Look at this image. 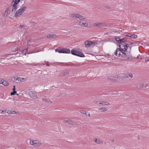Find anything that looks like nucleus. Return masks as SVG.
<instances>
[{
	"mask_svg": "<svg viewBox=\"0 0 149 149\" xmlns=\"http://www.w3.org/2000/svg\"><path fill=\"white\" fill-rule=\"evenodd\" d=\"M119 47H120V49L117 48L115 53V55L116 56L120 58H124L126 56V54L125 52L127 50L129 52L131 51L130 47L128 45H124L123 44L120 45Z\"/></svg>",
	"mask_w": 149,
	"mask_h": 149,
	"instance_id": "obj_1",
	"label": "nucleus"
},
{
	"mask_svg": "<svg viewBox=\"0 0 149 149\" xmlns=\"http://www.w3.org/2000/svg\"><path fill=\"white\" fill-rule=\"evenodd\" d=\"M26 8V6H24L18 9L16 12L14 17L17 18L19 17L24 12Z\"/></svg>",
	"mask_w": 149,
	"mask_h": 149,
	"instance_id": "obj_2",
	"label": "nucleus"
},
{
	"mask_svg": "<svg viewBox=\"0 0 149 149\" xmlns=\"http://www.w3.org/2000/svg\"><path fill=\"white\" fill-rule=\"evenodd\" d=\"M97 43L91 40H87L85 42V45L86 48H88L94 46Z\"/></svg>",
	"mask_w": 149,
	"mask_h": 149,
	"instance_id": "obj_3",
	"label": "nucleus"
},
{
	"mask_svg": "<svg viewBox=\"0 0 149 149\" xmlns=\"http://www.w3.org/2000/svg\"><path fill=\"white\" fill-rule=\"evenodd\" d=\"M94 102L95 103L97 104H101L103 105H109L110 104L107 102H104L103 101H101L100 100L98 101L97 100H95Z\"/></svg>",
	"mask_w": 149,
	"mask_h": 149,
	"instance_id": "obj_4",
	"label": "nucleus"
},
{
	"mask_svg": "<svg viewBox=\"0 0 149 149\" xmlns=\"http://www.w3.org/2000/svg\"><path fill=\"white\" fill-rule=\"evenodd\" d=\"M30 97L33 99H36L37 98L36 92V91H31L29 93Z\"/></svg>",
	"mask_w": 149,
	"mask_h": 149,
	"instance_id": "obj_5",
	"label": "nucleus"
},
{
	"mask_svg": "<svg viewBox=\"0 0 149 149\" xmlns=\"http://www.w3.org/2000/svg\"><path fill=\"white\" fill-rule=\"evenodd\" d=\"M79 14H78L70 13L69 15V16L72 17H75L76 19L78 18Z\"/></svg>",
	"mask_w": 149,
	"mask_h": 149,
	"instance_id": "obj_6",
	"label": "nucleus"
},
{
	"mask_svg": "<svg viewBox=\"0 0 149 149\" xmlns=\"http://www.w3.org/2000/svg\"><path fill=\"white\" fill-rule=\"evenodd\" d=\"M30 144L34 146H38L39 145L40 143L38 142H37L35 140L31 141H30Z\"/></svg>",
	"mask_w": 149,
	"mask_h": 149,
	"instance_id": "obj_7",
	"label": "nucleus"
},
{
	"mask_svg": "<svg viewBox=\"0 0 149 149\" xmlns=\"http://www.w3.org/2000/svg\"><path fill=\"white\" fill-rule=\"evenodd\" d=\"M123 76L124 77H129L132 78L133 77L132 74L130 73H127V74H123Z\"/></svg>",
	"mask_w": 149,
	"mask_h": 149,
	"instance_id": "obj_8",
	"label": "nucleus"
},
{
	"mask_svg": "<svg viewBox=\"0 0 149 149\" xmlns=\"http://www.w3.org/2000/svg\"><path fill=\"white\" fill-rule=\"evenodd\" d=\"M6 113L8 114H13L16 113V112L12 110H6Z\"/></svg>",
	"mask_w": 149,
	"mask_h": 149,
	"instance_id": "obj_9",
	"label": "nucleus"
},
{
	"mask_svg": "<svg viewBox=\"0 0 149 149\" xmlns=\"http://www.w3.org/2000/svg\"><path fill=\"white\" fill-rule=\"evenodd\" d=\"M63 53L69 54L70 52V50L69 49L64 48L63 49Z\"/></svg>",
	"mask_w": 149,
	"mask_h": 149,
	"instance_id": "obj_10",
	"label": "nucleus"
},
{
	"mask_svg": "<svg viewBox=\"0 0 149 149\" xmlns=\"http://www.w3.org/2000/svg\"><path fill=\"white\" fill-rule=\"evenodd\" d=\"M78 51H76L74 49H72L71 50V54L77 56V55L78 53Z\"/></svg>",
	"mask_w": 149,
	"mask_h": 149,
	"instance_id": "obj_11",
	"label": "nucleus"
},
{
	"mask_svg": "<svg viewBox=\"0 0 149 149\" xmlns=\"http://www.w3.org/2000/svg\"><path fill=\"white\" fill-rule=\"evenodd\" d=\"M128 45V46L130 47L131 50V47L132 46H135L134 42H131H131H130L129 44V43H127V44L125 43V45Z\"/></svg>",
	"mask_w": 149,
	"mask_h": 149,
	"instance_id": "obj_12",
	"label": "nucleus"
},
{
	"mask_svg": "<svg viewBox=\"0 0 149 149\" xmlns=\"http://www.w3.org/2000/svg\"><path fill=\"white\" fill-rule=\"evenodd\" d=\"M12 6V13L13 14L14 13L15 11L17 10V6Z\"/></svg>",
	"mask_w": 149,
	"mask_h": 149,
	"instance_id": "obj_13",
	"label": "nucleus"
},
{
	"mask_svg": "<svg viewBox=\"0 0 149 149\" xmlns=\"http://www.w3.org/2000/svg\"><path fill=\"white\" fill-rule=\"evenodd\" d=\"M77 56L81 57H85L84 55L82 52L80 51L78 52Z\"/></svg>",
	"mask_w": 149,
	"mask_h": 149,
	"instance_id": "obj_14",
	"label": "nucleus"
},
{
	"mask_svg": "<svg viewBox=\"0 0 149 149\" xmlns=\"http://www.w3.org/2000/svg\"><path fill=\"white\" fill-rule=\"evenodd\" d=\"M108 79L113 82H114L115 81L117 80L116 79V78L113 77H108Z\"/></svg>",
	"mask_w": 149,
	"mask_h": 149,
	"instance_id": "obj_15",
	"label": "nucleus"
},
{
	"mask_svg": "<svg viewBox=\"0 0 149 149\" xmlns=\"http://www.w3.org/2000/svg\"><path fill=\"white\" fill-rule=\"evenodd\" d=\"M18 77L17 76L13 77H11V80L13 82H16V81H17Z\"/></svg>",
	"mask_w": 149,
	"mask_h": 149,
	"instance_id": "obj_16",
	"label": "nucleus"
},
{
	"mask_svg": "<svg viewBox=\"0 0 149 149\" xmlns=\"http://www.w3.org/2000/svg\"><path fill=\"white\" fill-rule=\"evenodd\" d=\"M1 83L5 86H7L9 84L5 80H3Z\"/></svg>",
	"mask_w": 149,
	"mask_h": 149,
	"instance_id": "obj_17",
	"label": "nucleus"
},
{
	"mask_svg": "<svg viewBox=\"0 0 149 149\" xmlns=\"http://www.w3.org/2000/svg\"><path fill=\"white\" fill-rule=\"evenodd\" d=\"M100 24L99 27H102L106 26V24L104 23H100Z\"/></svg>",
	"mask_w": 149,
	"mask_h": 149,
	"instance_id": "obj_18",
	"label": "nucleus"
},
{
	"mask_svg": "<svg viewBox=\"0 0 149 149\" xmlns=\"http://www.w3.org/2000/svg\"><path fill=\"white\" fill-rule=\"evenodd\" d=\"M17 81L19 82H23L24 81L25 79L23 78L18 77Z\"/></svg>",
	"mask_w": 149,
	"mask_h": 149,
	"instance_id": "obj_19",
	"label": "nucleus"
},
{
	"mask_svg": "<svg viewBox=\"0 0 149 149\" xmlns=\"http://www.w3.org/2000/svg\"><path fill=\"white\" fill-rule=\"evenodd\" d=\"M47 37L49 38H55L56 37V36L55 35L49 34L47 36Z\"/></svg>",
	"mask_w": 149,
	"mask_h": 149,
	"instance_id": "obj_20",
	"label": "nucleus"
},
{
	"mask_svg": "<svg viewBox=\"0 0 149 149\" xmlns=\"http://www.w3.org/2000/svg\"><path fill=\"white\" fill-rule=\"evenodd\" d=\"M88 23H82L80 24V26L83 27L88 26Z\"/></svg>",
	"mask_w": 149,
	"mask_h": 149,
	"instance_id": "obj_21",
	"label": "nucleus"
},
{
	"mask_svg": "<svg viewBox=\"0 0 149 149\" xmlns=\"http://www.w3.org/2000/svg\"><path fill=\"white\" fill-rule=\"evenodd\" d=\"M79 19L80 20H84L85 19V18L84 17V16L79 15V16L78 17Z\"/></svg>",
	"mask_w": 149,
	"mask_h": 149,
	"instance_id": "obj_22",
	"label": "nucleus"
},
{
	"mask_svg": "<svg viewBox=\"0 0 149 149\" xmlns=\"http://www.w3.org/2000/svg\"><path fill=\"white\" fill-rule=\"evenodd\" d=\"M130 37L134 39L137 38V35L134 34H131Z\"/></svg>",
	"mask_w": 149,
	"mask_h": 149,
	"instance_id": "obj_23",
	"label": "nucleus"
},
{
	"mask_svg": "<svg viewBox=\"0 0 149 149\" xmlns=\"http://www.w3.org/2000/svg\"><path fill=\"white\" fill-rule=\"evenodd\" d=\"M55 51L56 52H58L59 53H63V49L61 50H59L58 49H56L55 50Z\"/></svg>",
	"mask_w": 149,
	"mask_h": 149,
	"instance_id": "obj_24",
	"label": "nucleus"
},
{
	"mask_svg": "<svg viewBox=\"0 0 149 149\" xmlns=\"http://www.w3.org/2000/svg\"><path fill=\"white\" fill-rule=\"evenodd\" d=\"M18 4V3H17L13 1L12 2V6H17Z\"/></svg>",
	"mask_w": 149,
	"mask_h": 149,
	"instance_id": "obj_25",
	"label": "nucleus"
},
{
	"mask_svg": "<svg viewBox=\"0 0 149 149\" xmlns=\"http://www.w3.org/2000/svg\"><path fill=\"white\" fill-rule=\"evenodd\" d=\"M120 40H120V42H119V44H121L125 42L126 40L125 38H123L122 39H120Z\"/></svg>",
	"mask_w": 149,
	"mask_h": 149,
	"instance_id": "obj_26",
	"label": "nucleus"
},
{
	"mask_svg": "<svg viewBox=\"0 0 149 149\" xmlns=\"http://www.w3.org/2000/svg\"><path fill=\"white\" fill-rule=\"evenodd\" d=\"M115 39L119 43L120 42V39L119 37H116L115 38Z\"/></svg>",
	"mask_w": 149,
	"mask_h": 149,
	"instance_id": "obj_27",
	"label": "nucleus"
},
{
	"mask_svg": "<svg viewBox=\"0 0 149 149\" xmlns=\"http://www.w3.org/2000/svg\"><path fill=\"white\" fill-rule=\"evenodd\" d=\"M27 50L28 48H27L26 49H24L22 51H21V52H22V54H25L26 52H27Z\"/></svg>",
	"mask_w": 149,
	"mask_h": 149,
	"instance_id": "obj_28",
	"label": "nucleus"
},
{
	"mask_svg": "<svg viewBox=\"0 0 149 149\" xmlns=\"http://www.w3.org/2000/svg\"><path fill=\"white\" fill-rule=\"evenodd\" d=\"M19 27L21 28H23V31H24V29H25V28L26 27V26H24V25H20V26H19Z\"/></svg>",
	"mask_w": 149,
	"mask_h": 149,
	"instance_id": "obj_29",
	"label": "nucleus"
},
{
	"mask_svg": "<svg viewBox=\"0 0 149 149\" xmlns=\"http://www.w3.org/2000/svg\"><path fill=\"white\" fill-rule=\"evenodd\" d=\"M100 23H94L93 24V25L94 26H95L99 27V25H100Z\"/></svg>",
	"mask_w": 149,
	"mask_h": 149,
	"instance_id": "obj_30",
	"label": "nucleus"
},
{
	"mask_svg": "<svg viewBox=\"0 0 149 149\" xmlns=\"http://www.w3.org/2000/svg\"><path fill=\"white\" fill-rule=\"evenodd\" d=\"M43 100L45 101H46L47 102H50V100L48 99H42Z\"/></svg>",
	"mask_w": 149,
	"mask_h": 149,
	"instance_id": "obj_31",
	"label": "nucleus"
},
{
	"mask_svg": "<svg viewBox=\"0 0 149 149\" xmlns=\"http://www.w3.org/2000/svg\"><path fill=\"white\" fill-rule=\"evenodd\" d=\"M100 110H101V111H106L107 110V109L106 108H102L100 109Z\"/></svg>",
	"mask_w": 149,
	"mask_h": 149,
	"instance_id": "obj_32",
	"label": "nucleus"
},
{
	"mask_svg": "<svg viewBox=\"0 0 149 149\" xmlns=\"http://www.w3.org/2000/svg\"><path fill=\"white\" fill-rule=\"evenodd\" d=\"M80 111V113H82L84 114H85L86 115V111L82 110V111Z\"/></svg>",
	"mask_w": 149,
	"mask_h": 149,
	"instance_id": "obj_33",
	"label": "nucleus"
},
{
	"mask_svg": "<svg viewBox=\"0 0 149 149\" xmlns=\"http://www.w3.org/2000/svg\"><path fill=\"white\" fill-rule=\"evenodd\" d=\"M66 65H70V66H72L73 65V64L71 62L68 63H67L66 64Z\"/></svg>",
	"mask_w": 149,
	"mask_h": 149,
	"instance_id": "obj_34",
	"label": "nucleus"
},
{
	"mask_svg": "<svg viewBox=\"0 0 149 149\" xmlns=\"http://www.w3.org/2000/svg\"><path fill=\"white\" fill-rule=\"evenodd\" d=\"M9 8H7V9H6V10L5 11V14H6L7 15L9 10Z\"/></svg>",
	"mask_w": 149,
	"mask_h": 149,
	"instance_id": "obj_35",
	"label": "nucleus"
},
{
	"mask_svg": "<svg viewBox=\"0 0 149 149\" xmlns=\"http://www.w3.org/2000/svg\"><path fill=\"white\" fill-rule=\"evenodd\" d=\"M95 141L96 143H100L101 142L99 139H95Z\"/></svg>",
	"mask_w": 149,
	"mask_h": 149,
	"instance_id": "obj_36",
	"label": "nucleus"
},
{
	"mask_svg": "<svg viewBox=\"0 0 149 149\" xmlns=\"http://www.w3.org/2000/svg\"><path fill=\"white\" fill-rule=\"evenodd\" d=\"M17 92L16 91H13V92L11 93V95H15L16 93Z\"/></svg>",
	"mask_w": 149,
	"mask_h": 149,
	"instance_id": "obj_37",
	"label": "nucleus"
},
{
	"mask_svg": "<svg viewBox=\"0 0 149 149\" xmlns=\"http://www.w3.org/2000/svg\"><path fill=\"white\" fill-rule=\"evenodd\" d=\"M134 43L135 46H137L139 45V42L138 41H137L136 42H134Z\"/></svg>",
	"mask_w": 149,
	"mask_h": 149,
	"instance_id": "obj_38",
	"label": "nucleus"
},
{
	"mask_svg": "<svg viewBox=\"0 0 149 149\" xmlns=\"http://www.w3.org/2000/svg\"><path fill=\"white\" fill-rule=\"evenodd\" d=\"M7 111L6 110L4 111V110H1V113H5Z\"/></svg>",
	"mask_w": 149,
	"mask_h": 149,
	"instance_id": "obj_39",
	"label": "nucleus"
},
{
	"mask_svg": "<svg viewBox=\"0 0 149 149\" xmlns=\"http://www.w3.org/2000/svg\"><path fill=\"white\" fill-rule=\"evenodd\" d=\"M145 61L146 62H148L149 61V57H146L145 58Z\"/></svg>",
	"mask_w": 149,
	"mask_h": 149,
	"instance_id": "obj_40",
	"label": "nucleus"
},
{
	"mask_svg": "<svg viewBox=\"0 0 149 149\" xmlns=\"http://www.w3.org/2000/svg\"><path fill=\"white\" fill-rule=\"evenodd\" d=\"M68 123L69 124H72L73 122L72 120H69V122H68Z\"/></svg>",
	"mask_w": 149,
	"mask_h": 149,
	"instance_id": "obj_41",
	"label": "nucleus"
},
{
	"mask_svg": "<svg viewBox=\"0 0 149 149\" xmlns=\"http://www.w3.org/2000/svg\"><path fill=\"white\" fill-rule=\"evenodd\" d=\"M46 62V63L47 65L48 66H50V65L49 64V62H46V61H45V63H43V64H45V63Z\"/></svg>",
	"mask_w": 149,
	"mask_h": 149,
	"instance_id": "obj_42",
	"label": "nucleus"
},
{
	"mask_svg": "<svg viewBox=\"0 0 149 149\" xmlns=\"http://www.w3.org/2000/svg\"><path fill=\"white\" fill-rule=\"evenodd\" d=\"M20 0H13V1L18 3L20 1Z\"/></svg>",
	"mask_w": 149,
	"mask_h": 149,
	"instance_id": "obj_43",
	"label": "nucleus"
},
{
	"mask_svg": "<svg viewBox=\"0 0 149 149\" xmlns=\"http://www.w3.org/2000/svg\"><path fill=\"white\" fill-rule=\"evenodd\" d=\"M30 41L29 40H28L27 41V45L28 46L29 45V43L30 42Z\"/></svg>",
	"mask_w": 149,
	"mask_h": 149,
	"instance_id": "obj_44",
	"label": "nucleus"
},
{
	"mask_svg": "<svg viewBox=\"0 0 149 149\" xmlns=\"http://www.w3.org/2000/svg\"><path fill=\"white\" fill-rule=\"evenodd\" d=\"M114 139H112L109 141V142H113L114 141Z\"/></svg>",
	"mask_w": 149,
	"mask_h": 149,
	"instance_id": "obj_45",
	"label": "nucleus"
},
{
	"mask_svg": "<svg viewBox=\"0 0 149 149\" xmlns=\"http://www.w3.org/2000/svg\"><path fill=\"white\" fill-rule=\"evenodd\" d=\"M69 121V120H65L64 121V122L65 123H68Z\"/></svg>",
	"mask_w": 149,
	"mask_h": 149,
	"instance_id": "obj_46",
	"label": "nucleus"
},
{
	"mask_svg": "<svg viewBox=\"0 0 149 149\" xmlns=\"http://www.w3.org/2000/svg\"><path fill=\"white\" fill-rule=\"evenodd\" d=\"M86 115L87 116L90 117V114H87V113L86 114Z\"/></svg>",
	"mask_w": 149,
	"mask_h": 149,
	"instance_id": "obj_47",
	"label": "nucleus"
},
{
	"mask_svg": "<svg viewBox=\"0 0 149 149\" xmlns=\"http://www.w3.org/2000/svg\"><path fill=\"white\" fill-rule=\"evenodd\" d=\"M14 88H13V91H15V86H13Z\"/></svg>",
	"mask_w": 149,
	"mask_h": 149,
	"instance_id": "obj_48",
	"label": "nucleus"
},
{
	"mask_svg": "<svg viewBox=\"0 0 149 149\" xmlns=\"http://www.w3.org/2000/svg\"><path fill=\"white\" fill-rule=\"evenodd\" d=\"M81 24V22H79V24H77V25H80V24Z\"/></svg>",
	"mask_w": 149,
	"mask_h": 149,
	"instance_id": "obj_49",
	"label": "nucleus"
},
{
	"mask_svg": "<svg viewBox=\"0 0 149 149\" xmlns=\"http://www.w3.org/2000/svg\"><path fill=\"white\" fill-rule=\"evenodd\" d=\"M68 74V72H66V73L65 74Z\"/></svg>",
	"mask_w": 149,
	"mask_h": 149,
	"instance_id": "obj_50",
	"label": "nucleus"
},
{
	"mask_svg": "<svg viewBox=\"0 0 149 149\" xmlns=\"http://www.w3.org/2000/svg\"><path fill=\"white\" fill-rule=\"evenodd\" d=\"M128 37H130V36H131V34H129V35H128Z\"/></svg>",
	"mask_w": 149,
	"mask_h": 149,
	"instance_id": "obj_51",
	"label": "nucleus"
},
{
	"mask_svg": "<svg viewBox=\"0 0 149 149\" xmlns=\"http://www.w3.org/2000/svg\"><path fill=\"white\" fill-rule=\"evenodd\" d=\"M1 82H2V81H1H1H0V84H1Z\"/></svg>",
	"mask_w": 149,
	"mask_h": 149,
	"instance_id": "obj_52",
	"label": "nucleus"
},
{
	"mask_svg": "<svg viewBox=\"0 0 149 149\" xmlns=\"http://www.w3.org/2000/svg\"><path fill=\"white\" fill-rule=\"evenodd\" d=\"M1 110H0V113H1Z\"/></svg>",
	"mask_w": 149,
	"mask_h": 149,
	"instance_id": "obj_53",
	"label": "nucleus"
}]
</instances>
